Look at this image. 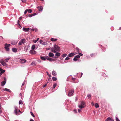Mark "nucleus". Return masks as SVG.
I'll use <instances>...</instances> for the list:
<instances>
[{
	"mask_svg": "<svg viewBox=\"0 0 121 121\" xmlns=\"http://www.w3.org/2000/svg\"><path fill=\"white\" fill-rule=\"evenodd\" d=\"M54 48L55 50L57 52H59L60 51V47L58 45L56 44L54 45Z\"/></svg>",
	"mask_w": 121,
	"mask_h": 121,
	"instance_id": "f257e3e1",
	"label": "nucleus"
},
{
	"mask_svg": "<svg viewBox=\"0 0 121 121\" xmlns=\"http://www.w3.org/2000/svg\"><path fill=\"white\" fill-rule=\"evenodd\" d=\"M4 78V80L2 82H1V86H3L5 84L6 81V78L4 77H3Z\"/></svg>",
	"mask_w": 121,
	"mask_h": 121,
	"instance_id": "f03ea898",
	"label": "nucleus"
},
{
	"mask_svg": "<svg viewBox=\"0 0 121 121\" xmlns=\"http://www.w3.org/2000/svg\"><path fill=\"white\" fill-rule=\"evenodd\" d=\"M0 63L4 66L7 67L8 65L3 60H1L0 61Z\"/></svg>",
	"mask_w": 121,
	"mask_h": 121,
	"instance_id": "7ed1b4c3",
	"label": "nucleus"
},
{
	"mask_svg": "<svg viewBox=\"0 0 121 121\" xmlns=\"http://www.w3.org/2000/svg\"><path fill=\"white\" fill-rule=\"evenodd\" d=\"M74 92V90L73 89H72L70 90L69 92L68 95L69 96H71L73 95V93Z\"/></svg>",
	"mask_w": 121,
	"mask_h": 121,
	"instance_id": "20e7f679",
	"label": "nucleus"
},
{
	"mask_svg": "<svg viewBox=\"0 0 121 121\" xmlns=\"http://www.w3.org/2000/svg\"><path fill=\"white\" fill-rule=\"evenodd\" d=\"M15 110H14V112L15 113V114L16 115H18L19 114L18 112L17 111V110H18V107L17 106H14V107Z\"/></svg>",
	"mask_w": 121,
	"mask_h": 121,
	"instance_id": "39448f33",
	"label": "nucleus"
},
{
	"mask_svg": "<svg viewBox=\"0 0 121 121\" xmlns=\"http://www.w3.org/2000/svg\"><path fill=\"white\" fill-rule=\"evenodd\" d=\"M39 43L43 45H46L47 44L46 42H44L42 40H40L39 41Z\"/></svg>",
	"mask_w": 121,
	"mask_h": 121,
	"instance_id": "423d86ee",
	"label": "nucleus"
},
{
	"mask_svg": "<svg viewBox=\"0 0 121 121\" xmlns=\"http://www.w3.org/2000/svg\"><path fill=\"white\" fill-rule=\"evenodd\" d=\"M48 57V56H40V58L43 60H45L46 59H47V58Z\"/></svg>",
	"mask_w": 121,
	"mask_h": 121,
	"instance_id": "0eeeda50",
	"label": "nucleus"
},
{
	"mask_svg": "<svg viewBox=\"0 0 121 121\" xmlns=\"http://www.w3.org/2000/svg\"><path fill=\"white\" fill-rule=\"evenodd\" d=\"M30 28H26L23 27V30L25 32H28L30 30Z\"/></svg>",
	"mask_w": 121,
	"mask_h": 121,
	"instance_id": "6e6552de",
	"label": "nucleus"
},
{
	"mask_svg": "<svg viewBox=\"0 0 121 121\" xmlns=\"http://www.w3.org/2000/svg\"><path fill=\"white\" fill-rule=\"evenodd\" d=\"M37 8L38 9L39 11H42L43 9V7L41 6H38L37 7Z\"/></svg>",
	"mask_w": 121,
	"mask_h": 121,
	"instance_id": "1a4fd4ad",
	"label": "nucleus"
},
{
	"mask_svg": "<svg viewBox=\"0 0 121 121\" xmlns=\"http://www.w3.org/2000/svg\"><path fill=\"white\" fill-rule=\"evenodd\" d=\"M20 60L21 62L22 63H24L26 62V60L25 59H21Z\"/></svg>",
	"mask_w": 121,
	"mask_h": 121,
	"instance_id": "9d476101",
	"label": "nucleus"
},
{
	"mask_svg": "<svg viewBox=\"0 0 121 121\" xmlns=\"http://www.w3.org/2000/svg\"><path fill=\"white\" fill-rule=\"evenodd\" d=\"M75 55V54L74 53H69L68 55V56L69 57H72L73 56Z\"/></svg>",
	"mask_w": 121,
	"mask_h": 121,
	"instance_id": "9b49d317",
	"label": "nucleus"
},
{
	"mask_svg": "<svg viewBox=\"0 0 121 121\" xmlns=\"http://www.w3.org/2000/svg\"><path fill=\"white\" fill-rule=\"evenodd\" d=\"M48 56L49 57H52L54 56V55L53 53L50 52L49 53Z\"/></svg>",
	"mask_w": 121,
	"mask_h": 121,
	"instance_id": "f8f14e48",
	"label": "nucleus"
},
{
	"mask_svg": "<svg viewBox=\"0 0 121 121\" xmlns=\"http://www.w3.org/2000/svg\"><path fill=\"white\" fill-rule=\"evenodd\" d=\"M17 42L13 40L11 42V44L13 45H15L17 44Z\"/></svg>",
	"mask_w": 121,
	"mask_h": 121,
	"instance_id": "ddd939ff",
	"label": "nucleus"
},
{
	"mask_svg": "<svg viewBox=\"0 0 121 121\" xmlns=\"http://www.w3.org/2000/svg\"><path fill=\"white\" fill-rule=\"evenodd\" d=\"M47 60L50 61H53L54 60V59L48 57L47 58Z\"/></svg>",
	"mask_w": 121,
	"mask_h": 121,
	"instance_id": "4468645a",
	"label": "nucleus"
},
{
	"mask_svg": "<svg viewBox=\"0 0 121 121\" xmlns=\"http://www.w3.org/2000/svg\"><path fill=\"white\" fill-rule=\"evenodd\" d=\"M99 46H100L102 47L101 49L103 51H104L106 49L105 48L103 47L102 45L99 44Z\"/></svg>",
	"mask_w": 121,
	"mask_h": 121,
	"instance_id": "2eb2a0df",
	"label": "nucleus"
},
{
	"mask_svg": "<svg viewBox=\"0 0 121 121\" xmlns=\"http://www.w3.org/2000/svg\"><path fill=\"white\" fill-rule=\"evenodd\" d=\"M51 52H52L54 53L56 52V51L55 50V48H52L51 49Z\"/></svg>",
	"mask_w": 121,
	"mask_h": 121,
	"instance_id": "dca6fc26",
	"label": "nucleus"
},
{
	"mask_svg": "<svg viewBox=\"0 0 121 121\" xmlns=\"http://www.w3.org/2000/svg\"><path fill=\"white\" fill-rule=\"evenodd\" d=\"M12 51L16 53L17 51V49L16 48H13L12 49Z\"/></svg>",
	"mask_w": 121,
	"mask_h": 121,
	"instance_id": "f3484780",
	"label": "nucleus"
},
{
	"mask_svg": "<svg viewBox=\"0 0 121 121\" xmlns=\"http://www.w3.org/2000/svg\"><path fill=\"white\" fill-rule=\"evenodd\" d=\"M52 74L54 76H55L57 75V74L55 71L53 70L52 72Z\"/></svg>",
	"mask_w": 121,
	"mask_h": 121,
	"instance_id": "a211bd4d",
	"label": "nucleus"
},
{
	"mask_svg": "<svg viewBox=\"0 0 121 121\" xmlns=\"http://www.w3.org/2000/svg\"><path fill=\"white\" fill-rule=\"evenodd\" d=\"M36 62L35 61H33L31 64V65H36Z\"/></svg>",
	"mask_w": 121,
	"mask_h": 121,
	"instance_id": "6ab92c4d",
	"label": "nucleus"
},
{
	"mask_svg": "<svg viewBox=\"0 0 121 121\" xmlns=\"http://www.w3.org/2000/svg\"><path fill=\"white\" fill-rule=\"evenodd\" d=\"M76 49L78 53H79L81 52V50L78 47L76 48Z\"/></svg>",
	"mask_w": 121,
	"mask_h": 121,
	"instance_id": "aec40b11",
	"label": "nucleus"
},
{
	"mask_svg": "<svg viewBox=\"0 0 121 121\" xmlns=\"http://www.w3.org/2000/svg\"><path fill=\"white\" fill-rule=\"evenodd\" d=\"M56 54H55V56H56L57 57H58L59 56H60L61 54L60 53L58 52H57L56 53Z\"/></svg>",
	"mask_w": 121,
	"mask_h": 121,
	"instance_id": "412c9836",
	"label": "nucleus"
},
{
	"mask_svg": "<svg viewBox=\"0 0 121 121\" xmlns=\"http://www.w3.org/2000/svg\"><path fill=\"white\" fill-rule=\"evenodd\" d=\"M20 41L23 44H24L25 43V39H21Z\"/></svg>",
	"mask_w": 121,
	"mask_h": 121,
	"instance_id": "4be33fe9",
	"label": "nucleus"
},
{
	"mask_svg": "<svg viewBox=\"0 0 121 121\" xmlns=\"http://www.w3.org/2000/svg\"><path fill=\"white\" fill-rule=\"evenodd\" d=\"M50 40L51 41L53 42L55 41H56L57 40V39L56 38L55 39L54 38H52Z\"/></svg>",
	"mask_w": 121,
	"mask_h": 121,
	"instance_id": "5701e85b",
	"label": "nucleus"
},
{
	"mask_svg": "<svg viewBox=\"0 0 121 121\" xmlns=\"http://www.w3.org/2000/svg\"><path fill=\"white\" fill-rule=\"evenodd\" d=\"M78 107L79 108L82 109L85 107V106H82L80 104L78 105Z\"/></svg>",
	"mask_w": 121,
	"mask_h": 121,
	"instance_id": "b1692460",
	"label": "nucleus"
},
{
	"mask_svg": "<svg viewBox=\"0 0 121 121\" xmlns=\"http://www.w3.org/2000/svg\"><path fill=\"white\" fill-rule=\"evenodd\" d=\"M10 58V57H8L4 61L6 62H8Z\"/></svg>",
	"mask_w": 121,
	"mask_h": 121,
	"instance_id": "393cba45",
	"label": "nucleus"
},
{
	"mask_svg": "<svg viewBox=\"0 0 121 121\" xmlns=\"http://www.w3.org/2000/svg\"><path fill=\"white\" fill-rule=\"evenodd\" d=\"M96 55V54H95V53H91V54L90 55V56H91V57H94Z\"/></svg>",
	"mask_w": 121,
	"mask_h": 121,
	"instance_id": "a878e982",
	"label": "nucleus"
},
{
	"mask_svg": "<svg viewBox=\"0 0 121 121\" xmlns=\"http://www.w3.org/2000/svg\"><path fill=\"white\" fill-rule=\"evenodd\" d=\"M4 90L5 91H7L9 92H11V91H10V90L9 89L5 88L4 89Z\"/></svg>",
	"mask_w": 121,
	"mask_h": 121,
	"instance_id": "bb28decb",
	"label": "nucleus"
},
{
	"mask_svg": "<svg viewBox=\"0 0 121 121\" xmlns=\"http://www.w3.org/2000/svg\"><path fill=\"white\" fill-rule=\"evenodd\" d=\"M80 105L82 106H85V103L82 101L81 102Z\"/></svg>",
	"mask_w": 121,
	"mask_h": 121,
	"instance_id": "cd10ccee",
	"label": "nucleus"
},
{
	"mask_svg": "<svg viewBox=\"0 0 121 121\" xmlns=\"http://www.w3.org/2000/svg\"><path fill=\"white\" fill-rule=\"evenodd\" d=\"M52 79L53 81H55L57 80V78L56 77H53L52 78Z\"/></svg>",
	"mask_w": 121,
	"mask_h": 121,
	"instance_id": "c85d7f7f",
	"label": "nucleus"
},
{
	"mask_svg": "<svg viewBox=\"0 0 121 121\" xmlns=\"http://www.w3.org/2000/svg\"><path fill=\"white\" fill-rule=\"evenodd\" d=\"M4 48L7 51H9V49L8 47L5 46L4 47Z\"/></svg>",
	"mask_w": 121,
	"mask_h": 121,
	"instance_id": "c756f323",
	"label": "nucleus"
},
{
	"mask_svg": "<svg viewBox=\"0 0 121 121\" xmlns=\"http://www.w3.org/2000/svg\"><path fill=\"white\" fill-rule=\"evenodd\" d=\"M111 118L110 117H108L105 120V121H110L111 120Z\"/></svg>",
	"mask_w": 121,
	"mask_h": 121,
	"instance_id": "7c9ffc66",
	"label": "nucleus"
},
{
	"mask_svg": "<svg viewBox=\"0 0 121 121\" xmlns=\"http://www.w3.org/2000/svg\"><path fill=\"white\" fill-rule=\"evenodd\" d=\"M35 48V44L33 45L31 47V49L32 50H34Z\"/></svg>",
	"mask_w": 121,
	"mask_h": 121,
	"instance_id": "2f4dec72",
	"label": "nucleus"
},
{
	"mask_svg": "<svg viewBox=\"0 0 121 121\" xmlns=\"http://www.w3.org/2000/svg\"><path fill=\"white\" fill-rule=\"evenodd\" d=\"M27 9V12L29 13H30L32 12V10L31 9Z\"/></svg>",
	"mask_w": 121,
	"mask_h": 121,
	"instance_id": "473e14b6",
	"label": "nucleus"
},
{
	"mask_svg": "<svg viewBox=\"0 0 121 121\" xmlns=\"http://www.w3.org/2000/svg\"><path fill=\"white\" fill-rule=\"evenodd\" d=\"M4 45L5 46H6L7 47H8L10 46L11 45L10 44H7V43H6Z\"/></svg>",
	"mask_w": 121,
	"mask_h": 121,
	"instance_id": "72a5a7b5",
	"label": "nucleus"
},
{
	"mask_svg": "<svg viewBox=\"0 0 121 121\" xmlns=\"http://www.w3.org/2000/svg\"><path fill=\"white\" fill-rule=\"evenodd\" d=\"M95 107L96 108H99V104H97V103H96L95 104Z\"/></svg>",
	"mask_w": 121,
	"mask_h": 121,
	"instance_id": "f704fd0d",
	"label": "nucleus"
},
{
	"mask_svg": "<svg viewBox=\"0 0 121 121\" xmlns=\"http://www.w3.org/2000/svg\"><path fill=\"white\" fill-rule=\"evenodd\" d=\"M57 85V84L56 83H54L53 85V89H54L56 87Z\"/></svg>",
	"mask_w": 121,
	"mask_h": 121,
	"instance_id": "c9c22d12",
	"label": "nucleus"
},
{
	"mask_svg": "<svg viewBox=\"0 0 121 121\" xmlns=\"http://www.w3.org/2000/svg\"><path fill=\"white\" fill-rule=\"evenodd\" d=\"M87 96L89 99H91V95L90 94H88L87 95Z\"/></svg>",
	"mask_w": 121,
	"mask_h": 121,
	"instance_id": "e433bc0d",
	"label": "nucleus"
},
{
	"mask_svg": "<svg viewBox=\"0 0 121 121\" xmlns=\"http://www.w3.org/2000/svg\"><path fill=\"white\" fill-rule=\"evenodd\" d=\"M30 113L31 115V116L33 117H35V115H34V114L31 111L30 112Z\"/></svg>",
	"mask_w": 121,
	"mask_h": 121,
	"instance_id": "4c0bfd02",
	"label": "nucleus"
},
{
	"mask_svg": "<svg viewBox=\"0 0 121 121\" xmlns=\"http://www.w3.org/2000/svg\"><path fill=\"white\" fill-rule=\"evenodd\" d=\"M67 54L66 53H65L63 54L62 56L63 57H66L67 56Z\"/></svg>",
	"mask_w": 121,
	"mask_h": 121,
	"instance_id": "58836bf2",
	"label": "nucleus"
},
{
	"mask_svg": "<svg viewBox=\"0 0 121 121\" xmlns=\"http://www.w3.org/2000/svg\"><path fill=\"white\" fill-rule=\"evenodd\" d=\"M75 56V57H76L77 58H79L80 57V56H79V55H77Z\"/></svg>",
	"mask_w": 121,
	"mask_h": 121,
	"instance_id": "ea45409f",
	"label": "nucleus"
},
{
	"mask_svg": "<svg viewBox=\"0 0 121 121\" xmlns=\"http://www.w3.org/2000/svg\"><path fill=\"white\" fill-rule=\"evenodd\" d=\"M78 60V59L76 57H75L74 56V57L73 59V60L74 61H77Z\"/></svg>",
	"mask_w": 121,
	"mask_h": 121,
	"instance_id": "a19ab883",
	"label": "nucleus"
},
{
	"mask_svg": "<svg viewBox=\"0 0 121 121\" xmlns=\"http://www.w3.org/2000/svg\"><path fill=\"white\" fill-rule=\"evenodd\" d=\"M39 39V38H38L36 40H34V43H36L38 41V40Z\"/></svg>",
	"mask_w": 121,
	"mask_h": 121,
	"instance_id": "79ce46f5",
	"label": "nucleus"
},
{
	"mask_svg": "<svg viewBox=\"0 0 121 121\" xmlns=\"http://www.w3.org/2000/svg\"><path fill=\"white\" fill-rule=\"evenodd\" d=\"M116 121H120L119 119L116 116Z\"/></svg>",
	"mask_w": 121,
	"mask_h": 121,
	"instance_id": "37998d69",
	"label": "nucleus"
},
{
	"mask_svg": "<svg viewBox=\"0 0 121 121\" xmlns=\"http://www.w3.org/2000/svg\"><path fill=\"white\" fill-rule=\"evenodd\" d=\"M5 72V70H3V69L1 70V71H0L2 74L4 72Z\"/></svg>",
	"mask_w": 121,
	"mask_h": 121,
	"instance_id": "c03bdc74",
	"label": "nucleus"
},
{
	"mask_svg": "<svg viewBox=\"0 0 121 121\" xmlns=\"http://www.w3.org/2000/svg\"><path fill=\"white\" fill-rule=\"evenodd\" d=\"M19 104H22V103L21 100H19Z\"/></svg>",
	"mask_w": 121,
	"mask_h": 121,
	"instance_id": "a18cd8bd",
	"label": "nucleus"
},
{
	"mask_svg": "<svg viewBox=\"0 0 121 121\" xmlns=\"http://www.w3.org/2000/svg\"><path fill=\"white\" fill-rule=\"evenodd\" d=\"M47 74L48 75V76L49 77H51V74H49L48 73V72H47Z\"/></svg>",
	"mask_w": 121,
	"mask_h": 121,
	"instance_id": "49530a36",
	"label": "nucleus"
},
{
	"mask_svg": "<svg viewBox=\"0 0 121 121\" xmlns=\"http://www.w3.org/2000/svg\"><path fill=\"white\" fill-rule=\"evenodd\" d=\"M33 51L32 50H30L29 52L31 54H33Z\"/></svg>",
	"mask_w": 121,
	"mask_h": 121,
	"instance_id": "de8ad7c7",
	"label": "nucleus"
},
{
	"mask_svg": "<svg viewBox=\"0 0 121 121\" xmlns=\"http://www.w3.org/2000/svg\"><path fill=\"white\" fill-rule=\"evenodd\" d=\"M28 15V17H31L33 16L32 14H29Z\"/></svg>",
	"mask_w": 121,
	"mask_h": 121,
	"instance_id": "09e8293b",
	"label": "nucleus"
},
{
	"mask_svg": "<svg viewBox=\"0 0 121 121\" xmlns=\"http://www.w3.org/2000/svg\"><path fill=\"white\" fill-rule=\"evenodd\" d=\"M69 59L70 58L69 57L67 56L65 60H69Z\"/></svg>",
	"mask_w": 121,
	"mask_h": 121,
	"instance_id": "8fccbe9b",
	"label": "nucleus"
},
{
	"mask_svg": "<svg viewBox=\"0 0 121 121\" xmlns=\"http://www.w3.org/2000/svg\"><path fill=\"white\" fill-rule=\"evenodd\" d=\"M73 111L74 112V113H77V110L76 109H74L73 110Z\"/></svg>",
	"mask_w": 121,
	"mask_h": 121,
	"instance_id": "3c124183",
	"label": "nucleus"
},
{
	"mask_svg": "<svg viewBox=\"0 0 121 121\" xmlns=\"http://www.w3.org/2000/svg\"><path fill=\"white\" fill-rule=\"evenodd\" d=\"M78 53V55L80 56H82L83 55V54L82 53H81L80 52L79 53Z\"/></svg>",
	"mask_w": 121,
	"mask_h": 121,
	"instance_id": "603ef678",
	"label": "nucleus"
},
{
	"mask_svg": "<svg viewBox=\"0 0 121 121\" xmlns=\"http://www.w3.org/2000/svg\"><path fill=\"white\" fill-rule=\"evenodd\" d=\"M86 57L87 59H90V57L89 55L86 56Z\"/></svg>",
	"mask_w": 121,
	"mask_h": 121,
	"instance_id": "864d4df0",
	"label": "nucleus"
},
{
	"mask_svg": "<svg viewBox=\"0 0 121 121\" xmlns=\"http://www.w3.org/2000/svg\"><path fill=\"white\" fill-rule=\"evenodd\" d=\"M22 43L20 41L18 43V44L19 45H22Z\"/></svg>",
	"mask_w": 121,
	"mask_h": 121,
	"instance_id": "5fc2aeb1",
	"label": "nucleus"
},
{
	"mask_svg": "<svg viewBox=\"0 0 121 121\" xmlns=\"http://www.w3.org/2000/svg\"><path fill=\"white\" fill-rule=\"evenodd\" d=\"M22 1L23 3H26V0H22Z\"/></svg>",
	"mask_w": 121,
	"mask_h": 121,
	"instance_id": "6e6d98bb",
	"label": "nucleus"
},
{
	"mask_svg": "<svg viewBox=\"0 0 121 121\" xmlns=\"http://www.w3.org/2000/svg\"><path fill=\"white\" fill-rule=\"evenodd\" d=\"M102 75L104 77H105L106 75L105 73H103L102 74Z\"/></svg>",
	"mask_w": 121,
	"mask_h": 121,
	"instance_id": "4d7b16f0",
	"label": "nucleus"
},
{
	"mask_svg": "<svg viewBox=\"0 0 121 121\" xmlns=\"http://www.w3.org/2000/svg\"><path fill=\"white\" fill-rule=\"evenodd\" d=\"M47 85V83L45 85H43V88H44Z\"/></svg>",
	"mask_w": 121,
	"mask_h": 121,
	"instance_id": "13d9d810",
	"label": "nucleus"
},
{
	"mask_svg": "<svg viewBox=\"0 0 121 121\" xmlns=\"http://www.w3.org/2000/svg\"><path fill=\"white\" fill-rule=\"evenodd\" d=\"M27 9H26L24 11V14H25L27 12Z\"/></svg>",
	"mask_w": 121,
	"mask_h": 121,
	"instance_id": "bf43d9fd",
	"label": "nucleus"
},
{
	"mask_svg": "<svg viewBox=\"0 0 121 121\" xmlns=\"http://www.w3.org/2000/svg\"><path fill=\"white\" fill-rule=\"evenodd\" d=\"M36 51H33V54H35L36 53Z\"/></svg>",
	"mask_w": 121,
	"mask_h": 121,
	"instance_id": "052dcab7",
	"label": "nucleus"
},
{
	"mask_svg": "<svg viewBox=\"0 0 121 121\" xmlns=\"http://www.w3.org/2000/svg\"><path fill=\"white\" fill-rule=\"evenodd\" d=\"M3 38V37L1 36H0V41Z\"/></svg>",
	"mask_w": 121,
	"mask_h": 121,
	"instance_id": "680f3d73",
	"label": "nucleus"
},
{
	"mask_svg": "<svg viewBox=\"0 0 121 121\" xmlns=\"http://www.w3.org/2000/svg\"><path fill=\"white\" fill-rule=\"evenodd\" d=\"M81 109H78V112L79 113H80L81 111Z\"/></svg>",
	"mask_w": 121,
	"mask_h": 121,
	"instance_id": "e2e57ef3",
	"label": "nucleus"
},
{
	"mask_svg": "<svg viewBox=\"0 0 121 121\" xmlns=\"http://www.w3.org/2000/svg\"><path fill=\"white\" fill-rule=\"evenodd\" d=\"M31 30L32 31H34L35 30V28H32Z\"/></svg>",
	"mask_w": 121,
	"mask_h": 121,
	"instance_id": "0e129e2a",
	"label": "nucleus"
},
{
	"mask_svg": "<svg viewBox=\"0 0 121 121\" xmlns=\"http://www.w3.org/2000/svg\"><path fill=\"white\" fill-rule=\"evenodd\" d=\"M37 14L36 13H35L33 14H32L33 16H35Z\"/></svg>",
	"mask_w": 121,
	"mask_h": 121,
	"instance_id": "69168bd1",
	"label": "nucleus"
},
{
	"mask_svg": "<svg viewBox=\"0 0 121 121\" xmlns=\"http://www.w3.org/2000/svg\"><path fill=\"white\" fill-rule=\"evenodd\" d=\"M25 81H24L23 82L22 84V86L24 85V84L25 83Z\"/></svg>",
	"mask_w": 121,
	"mask_h": 121,
	"instance_id": "338daca9",
	"label": "nucleus"
},
{
	"mask_svg": "<svg viewBox=\"0 0 121 121\" xmlns=\"http://www.w3.org/2000/svg\"><path fill=\"white\" fill-rule=\"evenodd\" d=\"M53 57L54 59H56L57 58V57L56 56H55H55H54Z\"/></svg>",
	"mask_w": 121,
	"mask_h": 121,
	"instance_id": "774afa93",
	"label": "nucleus"
}]
</instances>
